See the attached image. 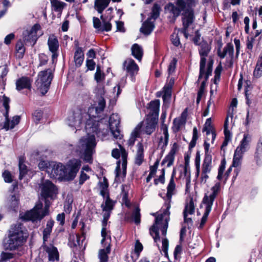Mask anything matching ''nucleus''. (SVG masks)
I'll use <instances>...</instances> for the list:
<instances>
[{
  "label": "nucleus",
  "mask_w": 262,
  "mask_h": 262,
  "mask_svg": "<svg viewBox=\"0 0 262 262\" xmlns=\"http://www.w3.org/2000/svg\"><path fill=\"white\" fill-rule=\"evenodd\" d=\"M104 78V74L101 73L100 68L97 67L95 74V79L98 84L94 90L96 98L94 105L89 108L88 112L81 110L75 111L67 119V124L76 130L79 129L81 124L84 125L86 135L79 140L75 147L70 145V149L73 155L79 156L89 163H93V155L95 152L97 145L95 135L99 137L101 133L98 129V120L96 118L101 117L106 106L104 86L99 83Z\"/></svg>",
  "instance_id": "f257e3e1"
},
{
  "label": "nucleus",
  "mask_w": 262,
  "mask_h": 262,
  "mask_svg": "<svg viewBox=\"0 0 262 262\" xmlns=\"http://www.w3.org/2000/svg\"><path fill=\"white\" fill-rule=\"evenodd\" d=\"M41 196L43 199L45 206L43 208V204L39 201L33 209L25 213L22 218L24 220L33 222L40 221L49 214L50 203L48 199L52 198L56 193V186L50 181L46 180L40 185Z\"/></svg>",
  "instance_id": "f03ea898"
},
{
  "label": "nucleus",
  "mask_w": 262,
  "mask_h": 262,
  "mask_svg": "<svg viewBox=\"0 0 262 262\" xmlns=\"http://www.w3.org/2000/svg\"><path fill=\"white\" fill-rule=\"evenodd\" d=\"M199 0H177L176 6L171 3H169L165 6V9L172 14L174 17H178L182 11L185 10L186 7L188 9L183 13L182 22L183 28L181 32L183 33L185 38L188 37V28L191 25L194 19L193 10L192 8L195 7Z\"/></svg>",
  "instance_id": "7ed1b4c3"
},
{
  "label": "nucleus",
  "mask_w": 262,
  "mask_h": 262,
  "mask_svg": "<svg viewBox=\"0 0 262 262\" xmlns=\"http://www.w3.org/2000/svg\"><path fill=\"white\" fill-rule=\"evenodd\" d=\"M27 237V234L23 231L21 224L12 226L9 231L8 238L4 242V247L6 250H16L24 244Z\"/></svg>",
  "instance_id": "20e7f679"
},
{
  "label": "nucleus",
  "mask_w": 262,
  "mask_h": 262,
  "mask_svg": "<svg viewBox=\"0 0 262 262\" xmlns=\"http://www.w3.org/2000/svg\"><path fill=\"white\" fill-rule=\"evenodd\" d=\"M118 146L120 149H113L112 151V156L118 160L116 163L115 180L117 183H120L126 176L128 154L120 144H119Z\"/></svg>",
  "instance_id": "39448f33"
},
{
  "label": "nucleus",
  "mask_w": 262,
  "mask_h": 262,
  "mask_svg": "<svg viewBox=\"0 0 262 262\" xmlns=\"http://www.w3.org/2000/svg\"><path fill=\"white\" fill-rule=\"evenodd\" d=\"M221 185L220 182L216 183L211 188V192L209 194L206 193L204 196L202 202L205 205V212L201 219L199 227V229H202L203 228L207 220L208 215L212 209L213 203L220 191Z\"/></svg>",
  "instance_id": "423d86ee"
},
{
  "label": "nucleus",
  "mask_w": 262,
  "mask_h": 262,
  "mask_svg": "<svg viewBox=\"0 0 262 262\" xmlns=\"http://www.w3.org/2000/svg\"><path fill=\"white\" fill-rule=\"evenodd\" d=\"M53 78V70L51 69H48L38 73L35 83L37 89L42 95L48 92Z\"/></svg>",
  "instance_id": "0eeeda50"
},
{
  "label": "nucleus",
  "mask_w": 262,
  "mask_h": 262,
  "mask_svg": "<svg viewBox=\"0 0 262 262\" xmlns=\"http://www.w3.org/2000/svg\"><path fill=\"white\" fill-rule=\"evenodd\" d=\"M168 202L165 204L166 208L161 214L156 217L155 223L150 228V234L152 236L155 242L157 243L158 246V242H160V238L159 234V226L163 221L164 216L165 215H169L170 214L169 209L170 208V202H169V200H168Z\"/></svg>",
  "instance_id": "6e6552de"
},
{
  "label": "nucleus",
  "mask_w": 262,
  "mask_h": 262,
  "mask_svg": "<svg viewBox=\"0 0 262 262\" xmlns=\"http://www.w3.org/2000/svg\"><path fill=\"white\" fill-rule=\"evenodd\" d=\"M199 53L200 56V73L199 76V80H200L203 76L204 74V70L206 64V57L208 55L211 51V47L207 41H203L199 45Z\"/></svg>",
  "instance_id": "1a4fd4ad"
},
{
  "label": "nucleus",
  "mask_w": 262,
  "mask_h": 262,
  "mask_svg": "<svg viewBox=\"0 0 262 262\" xmlns=\"http://www.w3.org/2000/svg\"><path fill=\"white\" fill-rule=\"evenodd\" d=\"M50 172L49 173L51 178L57 179L60 181H68L66 166L61 163L53 162L51 164Z\"/></svg>",
  "instance_id": "9d476101"
},
{
  "label": "nucleus",
  "mask_w": 262,
  "mask_h": 262,
  "mask_svg": "<svg viewBox=\"0 0 262 262\" xmlns=\"http://www.w3.org/2000/svg\"><path fill=\"white\" fill-rule=\"evenodd\" d=\"M81 161L80 159H72L65 165L68 181L73 180L76 176L80 167Z\"/></svg>",
  "instance_id": "9b49d317"
},
{
  "label": "nucleus",
  "mask_w": 262,
  "mask_h": 262,
  "mask_svg": "<svg viewBox=\"0 0 262 262\" xmlns=\"http://www.w3.org/2000/svg\"><path fill=\"white\" fill-rule=\"evenodd\" d=\"M9 103L10 99L5 96H4L3 97V105L6 110V112L4 114V116L6 118V122L4 124V128L6 129V130L13 128L16 125L19 123L20 119L19 116H15L13 117L12 119L10 121L8 120Z\"/></svg>",
  "instance_id": "f8f14e48"
},
{
  "label": "nucleus",
  "mask_w": 262,
  "mask_h": 262,
  "mask_svg": "<svg viewBox=\"0 0 262 262\" xmlns=\"http://www.w3.org/2000/svg\"><path fill=\"white\" fill-rule=\"evenodd\" d=\"M40 28V25L36 24L30 30L24 31L23 34L24 41L30 43L31 46H33L37 40V32Z\"/></svg>",
  "instance_id": "ddd939ff"
},
{
  "label": "nucleus",
  "mask_w": 262,
  "mask_h": 262,
  "mask_svg": "<svg viewBox=\"0 0 262 262\" xmlns=\"http://www.w3.org/2000/svg\"><path fill=\"white\" fill-rule=\"evenodd\" d=\"M48 46L49 51L52 53V61L55 64L58 56L59 42L57 37L54 34L49 35L48 39Z\"/></svg>",
  "instance_id": "4468645a"
},
{
  "label": "nucleus",
  "mask_w": 262,
  "mask_h": 262,
  "mask_svg": "<svg viewBox=\"0 0 262 262\" xmlns=\"http://www.w3.org/2000/svg\"><path fill=\"white\" fill-rule=\"evenodd\" d=\"M213 64V60L209 58L208 62L207 64L206 70H204V74H203V77L199 80H198L197 82L201 81V80L203 78L204 79L201 81V85L199 89V90L198 92V94L200 95L203 96L205 88L206 86V82L208 79L209 77L211 75L212 71V66Z\"/></svg>",
  "instance_id": "2eb2a0df"
},
{
  "label": "nucleus",
  "mask_w": 262,
  "mask_h": 262,
  "mask_svg": "<svg viewBox=\"0 0 262 262\" xmlns=\"http://www.w3.org/2000/svg\"><path fill=\"white\" fill-rule=\"evenodd\" d=\"M124 69L127 74L130 76L131 80L135 81V76L138 74L139 67L132 59H126L123 63Z\"/></svg>",
  "instance_id": "dca6fc26"
},
{
  "label": "nucleus",
  "mask_w": 262,
  "mask_h": 262,
  "mask_svg": "<svg viewBox=\"0 0 262 262\" xmlns=\"http://www.w3.org/2000/svg\"><path fill=\"white\" fill-rule=\"evenodd\" d=\"M252 140L251 136L248 134H245L239 145L236 147L235 150L244 154L249 148L250 143Z\"/></svg>",
  "instance_id": "f3484780"
},
{
  "label": "nucleus",
  "mask_w": 262,
  "mask_h": 262,
  "mask_svg": "<svg viewBox=\"0 0 262 262\" xmlns=\"http://www.w3.org/2000/svg\"><path fill=\"white\" fill-rule=\"evenodd\" d=\"M234 53V48L233 45L230 43H227L226 46L223 48L222 51L220 49L217 51V55L221 58H224L226 55L228 54L230 58H231L230 61V67H231L233 64L232 61Z\"/></svg>",
  "instance_id": "a211bd4d"
},
{
  "label": "nucleus",
  "mask_w": 262,
  "mask_h": 262,
  "mask_svg": "<svg viewBox=\"0 0 262 262\" xmlns=\"http://www.w3.org/2000/svg\"><path fill=\"white\" fill-rule=\"evenodd\" d=\"M178 146L176 143H174L166 156L163 160L162 164L167 163V167L171 166L174 162L175 154L178 150Z\"/></svg>",
  "instance_id": "6ab92c4d"
},
{
  "label": "nucleus",
  "mask_w": 262,
  "mask_h": 262,
  "mask_svg": "<svg viewBox=\"0 0 262 262\" xmlns=\"http://www.w3.org/2000/svg\"><path fill=\"white\" fill-rule=\"evenodd\" d=\"M31 81L28 77H21L16 81V89L20 91L23 89L31 90Z\"/></svg>",
  "instance_id": "aec40b11"
},
{
  "label": "nucleus",
  "mask_w": 262,
  "mask_h": 262,
  "mask_svg": "<svg viewBox=\"0 0 262 262\" xmlns=\"http://www.w3.org/2000/svg\"><path fill=\"white\" fill-rule=\"evenodd\" d=\"M44 250L48 254L49 260L50 261H54L55 260L59 259V254L57 248L52 245L49 246H46L44 247Z\"/></svg>",
  "instance_id": "412c9836"
},
{
  "label": "nucleus",
  "mask_w": 262,
  "mask_h": 262,
  "mask_svg": "<svg viewBox=\"0 0 262 262\" xmlns=\"http://www.w3.org/2000/svg\"><path fill=\"white\" fill-rule=\"evenodd\" d=\"M154 21L152 18H148L143 23L140 31L146 35L150 34L155 28Z\"/></svg>",
  "instance_id": "4be33fe9"
},
{
  "label": "nucleus",
  "mask_w": 262,
  "mask_h": 262,
  "mask_svg": "<svg viewBox=\"0 0 262 262\" xmlns=\"http://www.w3.org/2000/svg\"><path fill=\"white\" fill-rule=\"evenodd\" d=\"M157 124L156 118L147 119L143 128V131L147 135H151L155 130Z\"/></svg>",
  "instance_id": "5701e85b"
},
{
  "label": "nucleus",
  "mask_w": 262,
  "mask_h": 262,
  "mask_svg": "<svg viewBox=\"0 0 262 262\" xmlns=\"http://www.w3.org/2000/svg\"><path fill=\"white\" fill-rule=\"evenodd\" d=\"M142 125V122L139 123L131 133L130 138L127 141L128 146H132L134 145L137 138L140 136Z\"/></svg>",
  "instance_id": "b1692460"
},
{
  "label": "nucleus",
  "mask_w": 262,
  "mask_h": 262,
  "mask_svg": "<svg viewBox=\"0 0 262 262\" xmlns=\"http://www.w3.org/2000/svg\"><path fill=\"white\" fill-rule=\"evenodd\" d=\"M104 242V246H106V247L104 249H101L99 252V258L100 262H107L108 260V254L111 252V244L110 241L108 242L107 241Z\"/></svg>",
  "instance_id": "393cba45"
},
{
  "label": "nucleus",
  "mask_w": 262,
  "mask_h": 262,
  "mask_svg": "<svg viewBox=\"0 0 262 262\" xmlns=\"http://www.w3.org/2000/svg\"><path fill=\"white\" fill-rule=\"evenodd\" d=\"M137 150L135 157V163L140 166L144 160V148L142 143L139 142L137 144Z\"/></svg>",
  "instance_id": "a878e982"
},
{
  "label": "nucleus",
  "mask_w": 262,
  "mask_h": 262,
  "mask_svg": "<svg viewBox=\"0 0 262 262\" xmlns=\"http://www.w3.org/2000/svg\"><path fill=\"white\" fill-rule=\"evenodd\" d=\"M254 159L257 164H262V137H260L257 143Z\"/></svg>",
  "instance_id": "bb28decb"
},
{
  "label": "nucleus",
  "mask_w": 262,
  "mask_h": 262,
  "mask_svg": "<svg viewBox=\"0 0 262 262\" xmlns=\"http://www.w3.org/2000/svg\"><path fill=\"white\" fill-rule=\"evenodd\" d=\"M84 53L82 48L77 47L74 54V61L76 67H80L84 60Z\"/></svg>",
  "instance_id": "cd10ccee"
},
{
  "label": "nucleus",
  "mask_w": 262,
  "mask_h": 262,
  "mask_svg": "<svg viewBox=\"0 0 262 262\" xmlns=\"http://www.w3.org/2000/svg\"><path fill=\"white\" fill-rule=\"evenodd\" d=\"M160 101L155 100L151 101L149 104V108L150 109V114L153 116L152 118H157L159 113Z\"/></svg>",
  "instance_id": "c85d7f7f"
},
{
  "label": "nucleus",
  "mask_w": 262,
  "mask_h": 262,
  "mask_svg": "<svg viewBox=\"0 0 262 262\" xmlns=\"http://www.w3.org/2000/svg\"><path fill=\"white\" fill-rule=\"evenodd\" d=\"M51 5L52 10L58 12L59 17L61 15L63 8L66 6L65 3L58 0H51Z\"/></svg>",
  "instance_id": "c756f323"
},
{
  "label": "nucleus",
  "mask_w": 262,
  "mask_h": 262,
  "mask_svg": "<svg viewBox=\"0 0 262 262\" xmlns=\"http://www.w3.org/2000/svg\"><path fill=\"white\" fill-rule=\"evenodd\" d=\"M174 174L175 172L174 170H173L169 184L167 187L166 197L167 198V200H169V202H171V197L173 194V191L176 188V185L174 182Z\"/></svg>",
  "instance_id": "7c9ffc66"
},
{
  "label": "nucleus",
  "mask_w": 262,
  "mask_h": 262,
  "mask_svg": "<svg viewBox=\"0 0 262 262\" xmlns=\"http://www.w3.org/2000/svg\"><path fill=\"white\" fill-rule=\"evenodd\" d=\"M116 202L114 201L110 198V196H106L104 199V202L101 204V207L102 211H110L113 210Z\"/></svg>",
  "instance_id": "2f4dec72"
},
{
  "label": "nucleus",
  "mask_w": 262,
  "mask_h": 262,
  "mask_svg": "<svg viewBox=\"0 0 262 262\" xmlns=\"http://www.w3.org/2000/svg\"><path fill=\"white\" fill-rule=\"evenodd\" d=\"M253 77L256 79L262 76V53L259 56L253 73Z\"/></svg>",
  "instance_id": "473e14b6"
},
{
  "label": "nucleus",
  "mask_w": 262,
  "mask_h": 262,
  "mask_svg": "<svg viewBox=\"0 0 262 262\" xmlns=\"http://www.w3.org/2000/svg\"><path fill=\"white\" fill-rule=\"evenodd\" d=\"M54 224V221L52 219L47 222L46 226L43 231V240L44 243L48 241L52 232Z\"/></svg>",
  "instance_id": "72a5a7b5"
},
{
  "label": "nucleus",
  "mask_w": 262,
  "mask_h": 262,
  "mask_svg": "<svg viewBox=\"0 0 262 262\" xmlns=\"http://www.w3.org/2000/svg\"><path fill=\"white\" fill-rule=\"evenodd\" d=\"M132 55L139 61H141L143 56V51L141 46L135 43L132 47Z\"/></svg>",
  "instance_id": "f704fd0d"
},
{
  "label": "nucleus",
  "mask_w": 262,
  "mask_h": 262,
  "mask_svg": "<svg viewBox=\"0 0 262 262\" xmlns=\"http://www.w3.org/2000/svg\"><path fill=\"white\" fill-rule=\"evenodd\" d=\"M110 0H96L95 7L99 13H102L103 10L108 6Z\"/></svg>",
  "instance_id": "c9c22d12"
},
{
  "label": "nucleus",
  "mask_w": 262,
  "mask_h": 262,
  "mask_svg": "<svg viewBox=\"0 0 262 262\" xmlns=\"http://www.w3.org/2000/svg\"><path fill=\"white\" fill-rule=\"evenodd\" d=\"M211 163V156L209 155L206 154L203 164L202 171L210 173L212 167Z\"/></svg>",
  "instance_id": "e433bc0d"
},
{
  "label": "nucleus",
  "mask_w": 262,
  "mask_h": 262,
  "mask_svg": "<svg viewBox=\"0 0 262 262\" xmlns=\"http://www.w3.org/2000/svg\"><path fill=\"white\" fill-rule=\"evenodd\" d=\"M16 57L17 58L21 59L24 57L25 52L24 45L21 40L18 41L15 46Z\"/></svg>",
  "instance_id": "4c0bfd02"
},
{
  "label": "nucleus",
  "mask_w": 262,
  "mask_h": 262,
  "mask_svg": "<svg viewBox=\"0 0 262 262\" xmlns=\"http://www.w3.org/2000/svg\"><path fill=\"white\" fill-rule=\"evenodd\" d=\"M107 220H103L102 221V229H101V236L102 237V239L101 240V244H104V242L105 241L109 240L111 241V237L110 236H107Z\"/></svg>",
  "instance_id": "58836bf2"
},
{
  "label": "nucleus",
  "mask_w": 262,
  "mask_h": 262,
  "mask_svg": "<svg viewBox=\"0 0 262 262\" xmlns=\"http://www.w3.org/2000/svg\"><path fill=\"white\" fill-rule=\"evenodd\" d=\"M243 156V154L235 150L231 166L233 167H241Z\"/></svg>",
  "instance_id": "ea45409f"
},
{
  "label": "nucleus",
  "mask_w": 262,
  "mask_h": 262,
  "mask_svg": "<svg viewBox=\"0 0 262 262\" xmlns=\"http://www.w3.org/2000/svg\"><path fill=\"white\" fill-rule=\"evenodd\" d=\"M108 184L107 182V180L105 178L103 179V181L100 183V195L103 196V199H105L106 196H109V193L108 190Z\"/></svg>",
  "instance_id": "a19ab883"
},
{
  "label": "nucleus",
  "mask_w": 262,
  "mask_h": 262,
  "mask_svg": "<svg viewBox=\"0 0 262 262\" xmlns=\"http://www.w3.org/2000/svg\"><path fill=\"white\" fill-rule=\"evenodd\" d=\"M120 118L117 114H113L109 119L110 127H119Z\"/></svg>",
  "instance_id": "79ce46f5"
},
{
  "label": "nucleus",
  "mask_w": 262,
  "mask_h": 262,
  "mask_svg": "<svg viewBox=\"0 0 262 262\" xmlns=\"http://www.w3.org/2000/svg\"><path fill=\"white\" fill-rule=\"evenodd\" d=\"M172 89L164 86L163 89V95L162 96L163 100L164 103H169L171 97Z\"/></svg>",
  "instance_id": "37998d69"
},
{
  "label": "nucleus",
  "mask_w": 262,
  "mask_h": 262,
  "mask_svg": "<svg viewBox=\"0 0 262 262\" xmlns=\"http://www.w3.org/2000/svg\"><path fill=\"white\" fill-rule=\"evenodd\" d=\"M194 212V205L192 199H190L189 201L186 203L183 213L187 214H192Z\"/></svg>",
  "instance_id": "c03bdc74"
},
{
  "label": "nucleus",
  "mask_w": 262,
  "mask_h": 262,
  "mask_svg": "<svg viewBox=\"0 0 262 262\" xmlns=\"http://www.w3.org/2000/svg\"><path fill=\"white\" fill-rule=\"evenodd\" d=\"M52 162H49L46 161H41L38 164V167L41 170H46L48 173L50 172L51 168V164H52Z\"/></svg>",
  "instance_id": "a18cd8bd"
},
{
  "label": "nucleus",
  "mask_w": 262,
  "mask_h": 262,
  "mask_svg": "<svg viewBox=\"0 0 262 262\" xmlns=\"http://www.w3.org/2000/svg\"><path fill=\"white\" fill-rule=\"evenodd\" d=\"M19 179L21 180L23 177L27 174L28 169L27 167L25 164L23 163V162L20 159L19 161Z\"/></svg>",
  "instance_id": "49530a36"
},
{
  "label": "nucleus",
  "mask_w": 262,
  "mask_h": 262,
  "mask_svg": "<svg viewBox=\"0 0 262 262\" xmlns=\"http://www.w3.org/2000/svg\"><path fill=\"white\" fill-rule=\"evenodd\" d=\"M140 209L139 206H137L132 213V217L134 219L136 224L138 225L140 223Z\"/></svg>",
  "instance_id": "de8ad7c7"
},
{
  "label": "nucleus",
  "mask_w": 262,
  "mask_h": 262,
  "mask_svg": "<svg viewBox=\"0 0 262 262\" xmlns=\"http://www.w3.org/2000/svg\"><path fill=\"white\" fill-rule=\"evenodd\" d=\"M14 257V254L12 253L3 251L0 255V262L7 261Z\"/></svg>",
  "instance_id": "09e8293b"
},
{
  "label": "nucleus",
  "mask_w": 262,
  "mask_h": 262,
  "mask_svg": "<svg viewBox=\"0 0 262 262\" xmlns=\"http://www.w3.org/2000/svg\"><path fill=\"white\" fill-rule=\"evenodd\" d=\"M198 139V129L196 127H194L193 128V136L191 141H190L189 148V149H191L193 148L196 144V140Z\"/></svg>",
  "instance_id": "8fccbe9b"
},
{
  "label": "nucleus",
  "mask_w": 262,
  "mask_h": 262,
  "mask_svg": "<svg viewBox=\"0 0 262 262\" xmlns=\"http://www.w3.org/2000/svg\"><path fill=\"white\" fill-rule=\"evenodd\" d=\"M160 10L159 6L158 4H155L152 8L151 16L149 18H152V20L155 21L159 16Z\"/></svg>",
  "instance_id": "3c124183"
},
{
  "label": "nucleus",
  "mask_w": 262,
  "mask_h": 262,
  "mask_svg": "<svg viewBox=\"0 0 262 262\" xmlns=\"http://www.w3.org/2000/svg\"><path fill=\"white\" fill-rule=\"evenodd\" d=\"M110 129L114 139L116 140L122 139L123 136L121 134L119 127H110Z\"/></svg>",
  "instance_id": "603ef678"
},
{
  "label": "nucleus",
  "mask_w": 262,
  "mask_h": 262,
  "mask_svg": "<svg viewBox=\"0 0 262 262\" xmlns=\"http://www.w3.org/2000/svg\"><path fill=\"white\" fill-rule=\"evenodd\" d=\"M186 123L179 119V118H175L173 121V128L176 131H178L180 128L184 125Z\"/></svg>",
  "instance_id": "864d4df0"
},
{
  "label": "nucleus",
  "mask_w": 262,
  "mask_h": 262,
  "mask_svg": "<svg viewBox=\"0 0 262 262\" xmlns=\"http://www.w3.org/2000/svg\"><path fill=\"white\" fill-rule=\"evenodd\" d=\"M224 133L225 135V139L231 140V136L230 130L228 129V117H227L224 123Z\"/></svg>",
  "instance_id": "5fc2aeb1"
},
{
  "label": "nucleus",
  "mask_w": 262,
  "mask_h": 262,
  "mask_svg": "<svg viewBox=\"0 0 262 262\" xmlns=\"http://www.w3.org/2000/svg\"><path fill=\"white\" fill-rule=\"evenodd\" d=\"M43 112L41 110H36L32 114V118L36 123H38L42 117Z\"/></svg>",
  "instance_id": "6e6d98bb"
},
{
  "label": "nucleus",
  "mask_w": 262,
  "mask_h": 262,
  "mask_svg": "<svg viewBox=\"0 0 262 262\" xmlns=\"http://www.w3.org/2000/svg\"><path fill=\"white\" fill-rule=\"evenodd\" d=\"M125 80L124 79H122L120 82L114 88L113 91L114 93L117 92L116 96L118 97L119 95L121 93V87H123L125 84Z\"/></svg>",
  "instance_id": "4d7b16f0"
},
{
  "label": "nucleus",
  "mask_w": 262,
  "mask_h": 262,
  "mask_svg": "<svg viewBox=\"0 0 262 262\" xmlns=\"http://www.w3.org/2000/svg\"><path fill=\"white\" fill-rule=\"evenodd\" d=\"M177 60L176 58H173L170 62L168 67V73L170 75L175 71Z\"/></svg>",
  "instance_id": "13d9d810"
},
{
  "label": "nucleus",
  "mask_w": 262,
  "mask_h": 262,
  "mask_svg": "<svg viewBox=\"0 0 262 262\" xmlns=\"http://www.w3.org/2000/svg\"><path fill=\"white\" fill-rule=\"evenodd\" d=\"M101 18L102 20L103 24L101 27V31H110L112 28V25L109 21H106L105 20L103 19V16H101Z\"/></svg>",
  "instance_id": "bf43d9fd"
},
{
  "label": "nucleus",
  "mask_w": 262,
  "mask_h": 262,
  "mask_svg": "<svg viewBox=\"0 0 262 262\" xmlns=\"http://www.w3.org/2000/svg\"><path fill=\"white\" fill-rule=\"evenodd\" d=\"M168 140L169 137H167V140L166 137L164 136V138L163 137H161L159 142V146L164 150L168 144Z\"/></svg>",
  "instance_id": "052dcab7"
},
{
  "label": "nucleus",
  "mask_w": 262,
  "mask_h": 262,
  "mask_svg": "<svg viewBox=\"0 0 262 262\" xmlns=\"http://www.w3.org/2000/svg\"><path fill=\"white\" fill-rule=\"evenodd\" d=\"M4 180L6 183H11L12 182V177L11 173L8 170H5L2 174Z\"/></svg>",
  "instance_id": "680f3d73"
},
{
  "label": "nucleus",
  "mask_w": 262,
  "mask_h": 262,
  "mask_svg": "<svg viewBox=\"0 0 262 262\" xmlns=\"http://www.w3.org/2000/svg\"><path fill=\"white\" fill-rule=\"evenodd\" d=\"M162 243V251L164 253L165 256L166 257H168V239L166 238H163Z\"/></svg>",
  "instance_id": "e2e57ef3"
},
{
  "label": "nucleus",
  "mask_w": 262,
  "mask_h": 262,
  "mask_svg": "<svg viewBox=\"0 0 262 262\" xmlns=\"http://www.w3.org/2000/svg\"><path fill=\"white\" fill-rule=\"evenodd\" d=\"M212 105L213 107L214 106V101L210 99L207 102V105L206 109L203 112V116L206 117L208 115L210 111V107Z\"/></svg>",
  "instance_id": "0e129e2a"
},
{
  "label": "nucleus",
  "mask_w": 262,
  "mask_h": 262,
  "mask_svg": "<svg viewBox=\"0 0 262 262\" xmlns=\"http://www.w3.org/2000/svg\"><path fill=\"white\" fill-rule=\"evenodd\" d=\"M39 66H43L45 65L48 61V56L45 54H39Z\"/></svg>",
  "instance_id": "69168bd1"
},
{
  "label": "nucleus",
  "mask_w": 262,
  "mask_h": 262,
  "mask_svg": "<svg viewBox=\"0 0 262 262\" xmlns=\"http://www.w3.org/2000/svg\"><path fill=\"white\" fill-rule=\"evenodd\" d=\"M90 177L86 173L83 171H81L79 181V185H82Z\"/></svg>",
  "instance_id": "338daca9"
},
{
  "label": "nucleus",
  "mask_w": 262,
  "mask_h": 262,
  "mask_svg": "<svg viewBox=\"0 0 262 262\" xmlns=\"http://www.w3.org/2000/svg\"><path fill=\"white\" fill-rule=\"evenodd\" d=\"M86 66L88 70L92 71L95 69L96 63L93 59H87L86 61Z\"/></svg>",
  "instance_id": "774afa93"
}]
</instances>
